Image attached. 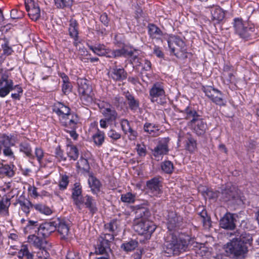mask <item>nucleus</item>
<instances>
[{"label":"nucleus","mask_w":259,"mask_h":259,"mask_svg":"<svg viewBox=\"0 0 259 259\" xmlns=\"http://www.w3.org/2000/svg\"><path fill=\"white\" fill-rule=\"evenodd\" d=\"M252 241V237L249 234H240L237 232L235 237L225 245L224 249L228 255L242 256L248 252V247L246 244L251 245Z\"/></svg>","instance_id":"1"},{"label":"nucleus","mask_w":259,"mask_h":259,"mask_svg":"<svg viewBox=\"0 0 259 259\" xmlns=\"http://www.w3.org/2000/svg\"><path fill=\"white\" fill-rule=\"evenodd\" d=\"M165 246L168 250L167 253L178 254L186 250L189 244V237L178 232H171L167 237Z\"/></svg>","instance_id":"2"},{"label":"nucleus","mask_w":259,"mask_h":259,"mask_svg":"<svg viewBox=\"0 0 259 259\" xmlns=\"http://www.w3.org/2000/svg\"><path fill=\"white\" fill-rule=\"evenodd\" d=\"M149 213V211L144 208H139L136 211V218L134 222V229L139 234H151L156 229L153 222L147 219Z\"/></svg>","instance_id":"3"},{"label":"nucleus","mask_w":259,"mask_h":259,"mask_svg":"<svg viewBox=\"0 0 259 259\" xmlns=\"http://www.w3.org/2000/svg\"><path fill=\"white\" fill-rule=\"evenodd\" d=\"M186 119L190 120L188 125L198 135H203L206 130V123L204 122L196 111L190 108L185 110Z\"/></svg>","instance_id":"4"},{"label":"nucleus","mask_w":259,"mask_h":259,"mask_svg":"<svg viewBox=\"0 0 259 259\" xmlns=\"http://www.w3.org/2000/svg\"><path fill=\"white\" fill-rule=\"evenodd\" d=\"M98 106L101 113L104 116V118L100 121V127L102 128H106L109 125L113 123L115 125L118 115L116 111L111 108L109 104L103 102L99 103Z\"/></svg>","instance_id":"5"},{"label":"nucleus","mask_w":259,"mask_h":259,"mask_svg":"<svg viewBox=\"0 0 259 259\" xmlns=\"http://www.w3.org/2000/svg\"><path fill=\"white\" fill-rule=\"evenodd\" d=\"M53 110L59 116L64 125H71L72 127H75L77 120L74 119L73 116L70 114L69 108L58 102L54 105Z\"/></svg>","instance_id":"6"},{"label":"nucleus","mask_w":259,"mask_h":259,"mask_svg":"<svg viewBox=\"0 0 259 259\" xmlns=\"http://www.w3.org/2000/svg\"><path fill=\"white\" fill-rule=\"evenodd\" d=\"M78 92L80 100L85 105L92 103L94 94L89 81L84 78L77 79Z\"/></svg>","instance_id":"7"},{"label":"nucleus","mask_w":259,"mask_h":259,"mask_svg":"<svg viewBox=\"0 0 259 259\" xmlns=\"http://www.w3.org/2000/svg\"><path fill=\"white\" fill-rule=\"evenodd\" d=\"M168 47L176 56L178 58H186L187 47L185 43L180 37L171 35L167 39Z\"/></svg>","instance_id":"8"},{"label":"nucleus","mask_w":259,"mask_h":259,"mask_svg":"<svg viewBox=\"0 0 259 259\" xmlns=\"http://www.w3.org/2000/svg\"><path fill=\"white\" fill-rule=\"evenodd\" d=\"M233 27L235 32L240 37L247 39L253 31V28L249 26L247 22L243 21L241 18H235L234 20Z\"/></svg>","instance_id":"9"},{"label":"nucleus","mask_w":259,"mask_h":259,"mask_svg":"<svg viewBox=\"0 0 259 259\" xmlns=\"http://www.w3.org/2000/svg\"><path fill=\"white\" fill-rule=\"evenodd\" d=\"M165 96V91L162 84L157 82L153 84L149 90V98L151 102L162 103L161 100Z\"/></svg>","instance_id":"10"},{"label":"nucleus","mask_w":259,"mask_h":259,"mask_svg":"<svg viewBox=\"0 0 259 259\" xmlns=\"http://www.w3.org/2000/svg\"><path fill=\"white\" fill-rule=\"evenodd\" d=\"M14 90V84L7 73L2 75L0 79V97H5Z\"/></svg>","instance_id":"11"},{"label":"nucleus","mask_w":259,"mask_h":259,"mask_svg":"<svg viewBox=\"0 0 259 259\" xmlns=\"http://www.w3.org/2000/svg\"><path fill=\"white\" fill-rule=\"evenodd\" d=\"M203 91L206 96L210 99L214 103L219 105H225L223 95L220 91L211 87L208 86L204 88Z\"/></svg>","instance_id":"12"},{"label":"nucleus","mask_w":259,"mask_h":259,"mask_svg":"<svg viewBox=\"0 0 259 259\" xmlns=\"http://www.w3.org/2000/svg\"><path fill=\"white\" fill-rule=\"evenodd\" d=\"M58 221L55 220L54 221L46 222L39 226L37 228L38 235H41L44 237L49 236L57 229V224H59Z\"/></svg>","instance_id":"13"},{"label":"nucleus","mask_w":259,"mask_h":259,"mask_svg":"<svg viewBox=\"0 0 259 259\" xmlns=\"http://www.w3.org/2000/svg\"><path fill=\"white\" fill-rule=\"evenodd\" d=\"M167 142V140L164 139L153 150V155L157 160L161 159L163 155L166 154L168 152Z\"/></svg>","instance_id":"14"},{"label":"nucleus","mask_w":259,"mask_h":259,"mask_svg":"<svg viewBox=\"0 0 259 259\" xmlns=\"http://www.w3.org/2000/svg\"><path fill=\"white\" fill-rule=\"evenodd\" d=\"M235 219L233 214L227 213L220 221V226L225 229L233 230L236 227Z\"/></svg>","instance_id":"15"},{"label":"nucleus","mask_w":259,"mask_h":259,"mask_svg":"<svg viewBox=\"0 0 259 259\" xmlns=\"http://www.w3.org/2000/svg\"><path fill=\"white\" fill-rule=\"evenodd\" d=\"M182 219L180 216H178L174 212L168 213L167 219V228L170 231H172L175 228L179 227L182 222Z\"/></svg>","instance_id":"16"},{"label":"nucleus","mask_w":259,"mask_h":259,"mask_svg":"<svg viewBox=\"0 0 259 259\" xmlns=\"http://www.w3.org/2000/svg\"><path fill=\"white\" fill-rule=\"evenodd\" d=\"M81 193V188L80 185L75 183L72 191V198L74 203L78 208H80L81 205L82 204Z\"/></svg>","instance_id":"17"},{"label":"nucleus","mask_w":259,"mask_h":259,"mask_svg":"<svg viewBox=\"0 0 259 259\" xmlns=\"http://www.w3.org/2000/svg\"><path fill=\"white\" fill-rule=\"evenodd\" d=\"M210 13L212 17V20L214 23H219L225 18V11L220 7L215 6L210 9Z\"/></svg>","instance_id":"18"},{"label":"nucleus","mask_w":259,"mask_h":259,"mask_svg":"<svg viewBox=\"0 0 259 259\" xmlns=\"http://www.w3.org/2000/svg\"><path fill=\"white\" fill-rule=\"evenodd\" d=\"M147 187L150 192L154 195L159 194L161 192L160 181L157 178H154L147 181Z\"/></svg>","instance_id":"19"},{"label":"nucleus","mask_w":259,"mask_h":259,"mask_svg":"<svg viewBox=\"0 0 259 259\" xmlns=\"http://www.w3.org/2000/svg\"><path fill=\"white\" fill-rule=\"evenodd\" d=\"M58 221L59 224H57V229L62 239H65L69 233V226L62 220L59 219H56Z\"/></svg>","instance_id":"20"},{"label":"nucleus","mask_w":259,"mask_h":259,"mask_svg":"<svg viewBox=\"0 0 259 259\" xmlns=\"http://www.w3.org/2000/svg\"><path fill=\"white\" fill-rule=\"evenodd\" d=\"M107 249L111 250L110 249V243L102 238H99L96 248V253L100 254H104L107 252Z\"/></svg>","instance_id":"21"},{"label":"nucleus","mask_w":259,"mask_h":259,"mask_svg":"<svg viewBox=\"0 0 259 259\" xmlns=\"http://www.w3.org/2000/svg\"><path fill=\"white\" fill-rule=\"evenodd\" d=\"M111 76L114 80H121L126 78V73L123 68H117L115 66L111 71Z\"/></svg>","instance_id":"22"},{"label":"nucleus","mask_w":259,"mask_h":259,"mask_svg":"<svg viewBox=\"0 0 259 259\" xmlns=\"http://www.w3.org/2000/svg\"><path fill=\"white\" fill-rule=\"evenodd\" d=\"M88 183L93 193H97L100 191L101 184L95 177L92 175L90 176Z\"/></svg>","instance_id":"23"},{"label":"nucleus","mask_w":259,"mask_h":259,"mask_svg":"<svg viewBox=\"0 0 259 259\" xmlns=\"http://www.w3.org/2000/svg\"><path fill=\"white\" fill-rule=\"evenodd\" d=\"M40 236L30 235L28 237V242L38 248H41L45 241Z\"/></svg>","instance_id":"24"},{"label":"nucleus","mask_w":259,"mask_h":259,"mask_svg":"<svg viewBox=\"0 0 259 259\" xmlns=\"http://www.w3.org/2000/svg\"><path fill=\"white\" fill-rule=\"evenodd\" d=\"M144 130L151 136L155 137L160 134V131L157 126L150 123H146L144 125Z\"/></svg>","instance_id":"25"},{"label":"nucleus","mask_w":259,"mask_h":259,"mask_svg":"<svg viewBox=\"0 0 259 259\" xmlns=\"http://www.w3.org/2000/svg\"><path fill=\"white\" fill-rule=\"evenodd\" d=\"M16 140L14 138L8 136L3 135L0 137V146L4 148L11 147L14 145Z\"/></svg>","instance_id":"26"},{"label":"nucleus","mask_w":259,"mask_h":259,"mask_svg":"<svg viewBox=\"0 0 259 259\" xmlns=\"http://www.w3.org/2000/svg\"><path fill=\"white\" fill-rule=\"evenodd\" d=\"M234 190V187L223 190L221 193L222 199L227 201L235 198L236 197V192Z\"/></svg>","instance_id":"27"},{"label":"nucleus","mask_w":259,"mask_h":259,"mask_svg":"<svg viewBox=\"0 0 259 259\" xmlns=\"http://www.w3.org/2000/svg\"><path fill=\"white\" fill-rule=\"evenodd\" d=\"M66 152L70 159L75 160L78 157L79 152L76 146L73 145H68Z\"/></svg>","instance_id":"28"},{"label":"nucleus","mask_w":259,"mask_h":259,"mask_svg":"<svg viewBox=\"0 0 259 259\" xmlns=\"http://www.w3.org/2000/svg\"><path fill=\"white\" fill-rule=\"evenodd\" d=\"M89 47L94 53L99 56L106 55L107 56L108 55V51L103 45H98L94 46H91Z\"/></svg>","instance_id":"29"},{"label":"nucleus","mask_w":259,"mask_h":259,"mask_svg":"<svg viewBox=\"0 0 259 259\" xmlns=\"http://www.w3.org/2000/svg\"><path fill=\"white\" fill-rule=\"evenodd\" d=\"M18 256L20 259H23L25 256L27 259H33V255L28 250L27 245H23L18 252Z\"/></svg>","instance_id":"30"},{"label":"nucleus","mask_w":259,"mask_h":259,"mask_svg":"<svg viewBox=\"0 0 259 259\" xmlns=\"http://www.w3.org/2000/svg\"><path fill=\"white\" fill-rule=\"evenodd\" d=\"M18 256L20 259H23L25 256L27 259H33V255L28 250L27 245H23L18 252Z\"/></svg>","instance_id":"31"},{"label":"nucleus","mask_w":259,"mask_h":259,"mask_svg":"<svg viewBox=\"0 0 259 259\" xmlns=\"http://www.w3.org/2000/svg\"><path fill=\"white\" fill-rule=\"evenodd\" d=\"M125 98L128 101V104L130 108L132 110H137L139 106V101L136 100L135 98L129 93L125 94Z\"/></svg>","instance_id":"32"},{"label":"nucleus","mask_w":259,"mask_h":259,"mask_svg":"<svg viewBox=\"0 0 259 259\" xmlns=\"http://www.w3.org/2000/svg\"><path fill=\"white\" fill-rule=\"evenodd\" d=\"M77 23L75 20L71 19L69 27L70 35L74 39H76L78 36V31L76 28Z\"/></svg>","instance_id":"33"},{"label":"nucleus","mask_w":259,"mask_h":259,"mask_svg":"<svg viewBox=\"0 0 259 259\" xmlns=\"http://www.w3.org/2000/svg\"><path fill=\"white\" fill-rule=\"evenodd\" d=\"M93 139L96 145L98 146L102 145L105 139L104 133L98 130L97 133L93 136Z\"/></svg>","instance_id":"34"},{"label":"nucleus","mask_w":259,"mask_h":259,"mask_svg":"<svg viewBox=\"0 0 259 259\" xmlns=\"http://www.w3.org/2000/svg\"><path fill=\"white\" fill-rule=\"evenodd\" d=\"M200 219L202 222L204 227L205 228H209L211 226L210 218L207 215L206 211L202 210L199 214Z\"/></svg>","instance_id":"35"},{"label":"nucleus","mask_w":259,"mask_h":259,"mask_svg":"<svg viewBox=\"0 0 259 259\" xmlns=\"http://www.w3.org/2000/svg\"><path fill=\"white\" fill-rule=\"evenodd\" d=\"M10 205V199L7 198H3L0 201V212L5 215L8 214V210Z\"/></svg>","instance_id":"36"},{"label":"nucleus","mask_w":259,"mask_h":259,"mask_svg":"<svg viewBox=\"0 0 259 259\" xmlns=\"http://www.w3.org/2000/svg\"><path fill=\"white\" fill-rule=\"evenodd\" d=\"M76 167L79 171H87L89 165L88 160L83 158H81L76 163Z\"/></svg>","instance_id":"37"},{"label":"nucleus","mask_w":259,"mask_h":259,"mask_svg":"<svg viewBox=\"0 0 259 259\" xmlns=\"http://www.w3.org/2000/svg\"><path fill=\"white\" fill-rule=\"evenodd\" d=\"M33 207L36 210L46 215H50L52 213V210L50 207L42 204H35Z\"/></svg>","instance_id":"38"},{"label":"nucleus","mask_w":259,"mask_h":259,"mask_svg":"<svg viewBox=\"0 0 259 259\" xmlns=\"http://www.w3.org/2000/svg\"><path fill=\"white\" fill-rule=\"evenodd\" d=\"M128 51L125 50L124 49H118L116 50H112L108 51L107 57H117L123 55H127Z\"/></svg>","instance_id":"39"},{"label":"nucleus","mask_w":259,"mask_h":259,"mask_svg":"<svg viewBox=\"0 0 259 259\" xmlns=\"http://www.w3.org/2000/svg\"><path fill=\"white\" fill-rule=\"evenodd\" d=\"M138 246V242L131 240L121 245V248L126 251H131L134 250Z\"/></svg>","instance_id":"40"},{"label":"nucleus","mask_w":259,"mask_h":259,"mask_svg":"<svg viewBox=\"0 0 259 259\" xmlns=\"http://www.w3.org/2000/svg\"><path fill=\"white\" fill-rule=\"evenodd\" d=\"M127 55L131 57V61L133 64H135L137 66H141L142 65L144 59L142 58H139L133 51H131L128 52Z\"/></svg>","instance_id":"41"},{"label":"nucleus","mask_w":259,"mask_h":259,"mask_svg":"<svg viewBox=\"0 0 259 259\" xmlns=\"http://www.w3.org/2000/svg\"><path fill=\"white\" fill-rule=\"evenodd\" d=\"M18 203L21 206L22 210L27 214L29 212L30 208L33 207L31 202L28 200H19Z\"/></svg>","instance_id":"42"},{"label":"nucleus","mask_w":259,"mask_h":259,"mask_svg":"<svg viewBox=\"0 0 259 259\" xmlns=\"http://www.w3.org/2000/svg\"><path fill=\"white\" fill-rule=\"evenodd\" d=\"M149 33L151 37H156L161 35V31L154 24H150L148 26Z\"/></svg>","instance_id":"43"},{"label":"nucleus","mask_w":259,"mask_h":259,"mask_svg":"<svg viewBox=\"0 0 259 259\" xmlns=\"http://www.w3.org/2000/svg\"><path fill=\"white\" fill-rule=\"evenodd\" d=\"M162 170L167 174H171L174 169L172 162L170 161H165L161 165Z\"/></svg>","instance_id":"44"},{"label":"nucleus","mask_w":259,"mask_h":259,"mask_svg":"<svg viewBox=\"0 0 259 259\" xmlns=\"http://www.w3.org/2000/svg\"><path fill=\"white\" fill-rule=\"evenodd\" d=\"M56 6L58 8H64L70 7L72 4V0H54Z\"/></svg>","instance_id":"45"},{"label":"nucleus","mask_w":259,"mask_h":259,"mask_svg":"<svg viewBox=\"0 0 259 259\" xmlns=\"http://www.w3.org/2000/svg\"><path fill=\"white\" fill-rule=\"evenodd\" d=\"M82 204L84 203L87 208L91 210H94V201L92 197L89 195H86L84 197H82Z\"/></svg>","instance_id":"46"},{"label":"nucleus","mask_w":259,"mask_h":259,"mask_svg":"<svg viewBox=\"0 0 259 259\" xmlns=\"http://www.w3.org/2000/svg\"><path fill=\"white\" fill-rule=\"evenodd\" d=\"M27 12L29 17L34 21H36L40 17V11L39 8L29 10Z\"/></svg>","instance_id":"47"},{"label":"nucleus","mask_w":259,"mask_h":259,"mask_svg":"<svg viewBox=\"0 0 259 259\" xmlns=\"http://www.w3.org/2000/svg\"><path fill=\"white\" fill-rule=\"evenodd\" d=\"M20 150L24 152L28 157L33 158V156L31 154V150L28 144L24 143L20 145Z\"/></svg>","instance_id":"48"},{"label":"nucleus","mask_w":259,"mask_h":259,"mask_svg":"<svg viewBox=\"0 0 259 259\" xmlns=\"http://www.w3.org/2000/svg\"><path fill=\"white\" fill-rule=\"evenodd\" d=\"M121 199L124 202L133 203L135 201V196L131 193H127L121 195Z\"/></svg>","instance_id":"49"},{"label":"nucleus","mask_w":259,"mask_h":259,"mask_svg":"<svg viewBox=\"0 0 259 259\" xmlns=\"http://www.w3.org/2000/svg\"><path fill=\"white\" fill-rule=\"evenodd\" d=\"M25 7L27 11L29 10L39 8L38 4L33 0H25Z\"/></svg>","instance_id":"50"},{"label":"nucleus","mask_w":259,"mask_h":259,"mask_svg":"<svg viewBox=\"0 0 259 259\" xmlns=\"http://www.w3.org/2000/svg\"><path fill=\"white\" fill-rule=\"evenodd\" d=\"M196 147V143L194 139L193 138H189L186 143V148L190 152H193L195 150Z\"/></svg>","instance_id":"51"},{"label":"nucleus","mask_w":259,"mask_h":259,"mask_svg":"<svg viewBox=\"0 0 259 259\" xmlns=\"http://www.w3.org/2000/svg\"><path fill=\"white\" fill-rule=\"evenodd\" d=\"M36 256L39 259H47L49 257V253L46 250L39 248V250L36 253Z\"/></svg>","instance_id":"52"},{"label":"nucleus","mask_w":259,"mask_h":259,"mask_svg":"<svg viewBox=\"0 0 259 259\" xmlns=\"http://www.w3.org/2000/svg\"><path fill=\"white\" fill-rule=\"evenodd\" d=\"M136 149L140 156L143 157L146 155V149L144 145L138 144L137 145Z\"/></svg>","instance_id":"53"},{"label":"nucleus","mask_w":259,"mask_h":259,"mask_svg":"<svg viewBox=\"0 0 259 259\" xmlns=\"http://www.w3.org/2000/svg\"><path fill=\"white\" fill-rule=\"evenodd\" d=\"M120 124L122 130L125 134H127V131L132 128L130 125L128 121L126 119H122L120 121Z\"/></svg>","instance_id":"54"},{"label":"nucleus","mask_w":259,"mask_h":259,"mask_svg":"<svg viewBox=\"0 0 259 259\" xmlns=\"http://www.w3.org/2000/svg\"><path fill=\"white\" fill-rule=\"evenodd\" d=\"M107 135L109 137L114 140H118L121 138L120 134L113 130H110Z\"/></svg>","instance_id":"55"},{"label":"nucleus","mask_w":259,"mask_h":259,"mask_svg":"<svg viewBox=\"0 0 259 259\" xmlns=\"http://www.w3.org/2000/svg\"><path fill=\"white\" fill-rule=\"evenodd\" d=\"M68 184V178L66 176H63L59 183V187L61 189H64Z\"/></svg>","instance_id":"56"},{"label":"nucleus","mask_w":259,"mask_h":259,"mask_svg":"<svg viewBox=\"0 0 259 259\" xmlns=\"http://www.w3.org/2000/svg\"><path fill=\"white\" fill-rule=\"evenodd\" d=\"M37 222L33 221H29L28 223L24 229L25 233H27L29 230L33 229L34 227L37 226Z\"/></svg>","instance_id":"57"},{"label":"nucleus","mask_w":259,"mask_h":259,"mask_svg":"<svg viewBox=\"0 0 259 259\" xmlns=\"http://www.w3.org/2000/svg\"><path fill=\"white\" fill-rule=\"evenodd\" d=\"M35 155L39 162H40L44 157V152L42 149L37 148L35 149Z\"/></svg>","instance_id":"58"},{"label":"nucleus","mask_w":259,"mask_h":259,"mask_svg":"<svg viewBox=\"0 0 259 259\" xmlns=\"http://www.w3.org/2000/svg\"><path fill=\"white\" fill-rule=\"evenodd\" d=\"M55 155L58 160L61 161L65 160V158L63 156V152L60 149L59 147L56 148L55 151Z\"/></svg>","instance_id":"59"},{"label":"nucleus","mask_w":259,"mask_h":259,"mask_svg":"<svg viewBox=\"0 0 259 259\" xmlns=\"http://www.w3.org/2000/svg\"><path fill=\"white\" fill-rule=\"evenodd\" d=\"M128 138L131 140H135L136 139L138 133L136 131L133 130L132 128L130 129L129 131H127V134Z\"/></svg>","instance_id":"60"},{"label":"nucleus","mask_w":259,"mask_h":259,"mask_svg":"<svg viewBox=\"0 0 259 259\" xmlns=\"http://www.w3.org/2000/svg\"><path fill=\"white\" fill-rule=\"evenodd\" d=\"M71 85L70 83L67 82L65 83H63L62 85V91L65 94H68L71 92Z\"/></svg>","instance_id":"61"},{"label":"nucleus","mask_w":259,"mask_h":259,"mask_svg":"<svg viewBox=\"0 0 259 259\" xmlns=\"http://www.w3.org/2000/svg\"><path fill=\"white\" fill-rule=\"evenodd\" d=\"M196 253L201 256L206 255L208 253L207 248L203 245H201L199 248L197 250Z\"/></svg>","instance_id":"62"},{"label":"nucleus","mask_w":259,"mask_h":259,"mask_svg":"<svg viewBox=\"0 0 259 259\" xmlns=\"http://www.w3.org/2000/svg\"><path fill=\"white\" fill-rule=\"evenodd\" d=\"M101 22L106 26H107L109 23V19L106 13L102 14L100 16Z\"/></svg>","instance_id":"63"},{"label":"nucleus","mask_w":259,"mask_h":259,"mask_svg":"<svg viewBox=\"0 0 259 259\" xmlns=\"http://www.w3.org/2000/svg\"><path fill=\"white\" fill-rule=\"evenodd\" d=\"M66 259H80L78 253L69 252L66 255Z\"/></svg>","instance_id":"64"}]
</instances>
